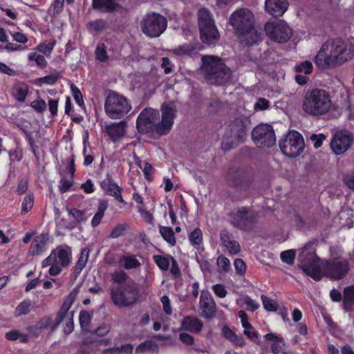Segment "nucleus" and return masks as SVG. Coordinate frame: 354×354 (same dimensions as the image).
I'll return each instance as SVG.
<instances>
[{"instance_id": "052dcab7", "label": "nucleus", "mask_w": 354, "mask_h": 354, "mask_svg": "<svg viewBox=\"0 0 354 354\" xmlns=\"http://www.w3.org/2000/svg\"><path fill=\"white\" fill-rule=\"evenodd\" d=\"M218 266L223 271H227L230 267L229 259L224 256H219L217 259Z\"/></svg>"}, {"instance_id": "774afa93", "label": "nucleus", "mask_w": 354, "mask_h": 354, "mask_svg": "<svg viewBox=\"0 0 354 354\" xmlns=\"http://www.w3.org/2000/svg\"><path fill=\"white\" fill-rule=\"evenodd\" d=\"M343 180L349 189H354V171L345 175Z\"/></svg>"}, {"instance_id": "2eb2a0df", "label": "nucleus", "mask_w": 354, "mask_h": 354, "mask_svg": "<svg viewBox=\"0 0 354 354\" xmlns=\"http://www.w3.org/2000/svg\"><path fill=\"white\" fill-rule=\"evenodd\" d=\"M265 32L270 39L278 43L286 42L292 35L290 28L282 20L266 23Z\"/></svg>"}, {"instance_id": "c756f323", "label": "nucleus", "mask_w": 354, "mask_h": 354, "mask_svg": "<svg viewBox=\"0 0 354 354\" xmlns=\"http://www.w3.org/2000/svg\"><path fill=\"white\" fill-rule=\"evenodd\" d=\"M354 305V286H348L344 290L343 306L346 311H349Z\"/></svg>"}, {"instance_id": "69168bd1", "label": "nucleus", "mask_w": 354, "mask_h": 354, "mask_svg": "<svg viewBox=\"0 0 354 354\" xmlns=\"http://www.w3.org/2000/svg\"><path fill=\"white\" fill-rule=\"evenodd\" d=\"M6 337L8 339L12 340V341L17 340L18 339H21V341L26 340L25 336L24 335L19 333L17 330H11V331L8 332L6 334Z\"/></svg>"}, {"instance_id": "b1692460", "label": "nucleus", "mask_w": 354, "mask_h": 354, "mask_svg": "<svg viewBox=\"0 0 354 354\" xmlns=\"http://www.w3.org/2000/svg\"><path fill=\"white\" fill-rule=\"evenodd\" d=\"M203 326V323L196 317L187 316L181 321V328L191 333L201 332Z\"/></svg>"}, {"instance_id": "1a4fd4ad", "label": "nucleus", "mask_w": 354, "mask_h": 354, "mask_svg": "<svg viewBox=\"0 0 354 354\" xmlns=\"http://www.w3.org/2000/svg\"><path fill=\"white\" fill-rule=\"evenodd\" d=\"M79 292L80 288L76 287L73 288L66 297L57 315L55 322L51 326L52 330H55L61 323H64V333L65 334H70L73 331L74 311L70 310V309L74 303Z\"/></svg>"}, {"instance_id": "13d9d810", "label": "nucleus", "mask_w": 354, "mask_h": 354, "mask_svg": "<svg viewBox=\"0 0 354 354\" xmlns=\"http://www.w3.org/2000/svg\"><path fill=\"white\" fill-rule=\"evenodd\" d=\"M270 102L266 98L260 97L254 104V108L256 111L266 110L269 108Z\"/></svg>"}, {"instance_id": "37998d69", "label": "nucleus", "mask_w": 354, "mask_h": 354, "mask_svg": "<svg viewBox=\"0 0 354 354\" xmlns=\"http://www.w3.org/2000/svg\"><path fill=\"white\" fill-rule=\"evenodd\" d=\"M189 240L192 245H199L203 241L202 231L199 228L194 229L189 235Z\"/></svg>"}, {"instance_id": "f8f14e48", "label": "nucleus", "mask_w": 354, "mask_h": 354, "mask_svg": "<svg viewBox=\"0 0 354 354\" xmlns=\"http://www.w3.org/2000/svg\"><path fill=\"white\" fill-rule=\"evenodd\" d=\"M198 27L201 39L207 44H214L219 39V32L211 17L210 12L205 8H201L198 12Z\"/></svg>"}, {"instance_id": "a19ab883", "label": "nucleus", "mask_w": 354, "mask_h": 354, "mask_svg": "<svg viewBox=\"0 0 354 354\" xmlns=\"http://www.w3.org/2000/svg\"><path fill=\"white\" fill-rule=\"evenodd\" d=\"M56 41L53 39L50 42H44L37 46V50L44 54L46 56L49 57L54 48Z\"/></svg>"}, {"instance_id": "f03ea898", "label": "nucleus", "mask_w": 354, "mask_h": 354, "mask_svg": "<svg viewBox=\"0 0 354 354\" xmlns=\"http://www.w3.org/2000/svg\"><path fill=\"white\" fill-rule=\"evenodd\" d=\"M162 120L159 121L158 110L147 108L139 114L136 124L140 133L156 132L159 135L167 134L171 129L176 114V109L170 104L162 105Z\"/></svg>"}, {"instance_id": "f257e3e1", "label": "nucleus", "mask_w": 354, "mask_h": 354, "mask_svg": "<svg viewBox=\"0 0 354 354\" xmlns=\"http://www.w3.org/2000/svg\"><path fill=\"white\" fill-rule=\"evenodd\" d=\"M303 272L315 281H319L323 276L332 280H339L348 274L350 265L347 259L333 258L320 263V259L313 252L306 253L304 250L299 254Z\"/></svg>"}, {"instance_id": "864d4df0", "label": "nucleus", "mask_w": 354, "mask_h": 354, "mask_svg": "<svg viewBox=\"0 0 354 354\" xmlns=\"http://www.w3.org/2000/svg\"><path fill=\"white\" fill-rule=\"evenodd\" d=\"M127 228V224H118L111 231L110 237L113 239L118 238L122 236Z\"/></svg>"}, {"instance_id": "4c0bfd02", "label": "nucleus", "mask_w": 354, "mask_h": 354, "mask_svg": "<svg viewBox=\"0 0 354 354\" xmlns=\"http://www.w3.org/2000/svg\"><path fill=\"white\" fill-rule=\"evenodd\" d=\"M160 233L162 235V238L171 245H174L176 244V239L174 236V232L171 227H160Z\"/></svg>"}, {"instance_id": "f3484780", "label": "nucleus", "mask_w": 354, "mask_h": 354, "mask_svg": "<svg viewBox=\"0 0 354 354\" xmlns=\"http://www.w3.org/2000/svg\"><path fill=\"white\" fill-rule=\"evenodd\" d=\"M250 126L251 122L249 117L243 115H238L230 122L229 125L230 137L237 142H243L248 136Z\"/></svg>"}, {"instance_id": "58836bf2", "label": "nucleus", "mask_w": 354, "mask_h": 354, "mask_svg": "<svg viewBox=\"0 0 354 354\" xmlns=\"http://www.w3.org/2000/svg\"><path fill=\"white\" fill-rule=\"evenodd\" d=\"M153 258L159 268L162 270H168L171 259H173L171 256L165 257L162 255H154Z\"/></svg>"}, {"instance_id": "680f3d73", "label": "nucleus", "mask_w": 354, "mask_h": 354, "mask_svg": "<svg viewBox=\"0 0 354 354\" xmlns=\"http://www.w3.org/2000/svg\"><path fill=\"white\" fill-rule=\"evenodd\" d=\"M160 301L163 306V310L167 315H171L172 308L171 306L170 300L168 296L164 295L161 297Z\"/></svg>"}, {"instance_id": "5fc2aeb1", "label": "nucleus", "mask_w": 354, "mask_h": 354, "mask_svg": "<svg viewBox=\"0 0 354 354\" xmlns=\"http://www.w3.org/2000/svg\"><path fill=\"white\" fill-rule=\"evenodd\" d=\"M71 89L76 103L82 106L84 104V100L80 89L73 84L71 85Z\"/></svg>"}, {"instance_id": "0e129e2a", "label": "nucleus", "mask_w": 354, "mask_h": 354, "mask_svg": "<svg viewBox=\"0 0 354 354\" xmlns=\"http://www.w3.org/2000/svg\"><path fill=\"white\" fill-rule=\"evenodd\" d=\"M234 239L232 234L227 230H222L220 232V241L221 244L224 245L226 243L230 242Z\"/></svg>"}, {"instance_id": "6ab92c4d", "label": "nucleus", "mask_w": 354, "mask_h": 354, "mask_svg": "<svg viewBox=\"0 0 354 354\" xmlns=\"http://www.w3.org/2000/svg\"><path fill=\"white\" fill-rule=\"evenodd\" d=\"M200 315L206 319L213 318L216 313V303L212 295L207 291H202L199 300Z\"/></svg>"}, {"instance_id": "bf43d9fd", "label": "nucleus", "mask_w": 354, "mask_h": 354, "mask_svg": "<svg viewBox=\"0 0 354 354\" xmlns=\"http://www.w3.org/2000/svg\"><path fill=\"white\" fill-rule=\"evenodd\" d=\"M80 324L82 327H86L91 321L90 314L86 310H82L79 316Z\"/></svg>"}, {"instance_id": "0eeeda50", "label": "nucleus", "mask_w": 354, "mask_h": 354, "mask_svg": "<svg viewBox=\"0 0 354 354\" xmlns=\"http://www.w3.org/2000/svg\"><path fill=\"white\" fill-rule=\"evenodd\" d=\"M228 221L241 230L250 231L259 221V212L251 207L241 206L233 209L228 214Z\"/></svg>"}, {"instance_id": "49530a36", "label": "nucleus", "mask_w": 354, "mask_h": 354, "mask_svg": "<svg viewBox=\"0 0 354 354\" xmlns=\"http://www.w3.org/2000/svg\"><path fill=\"white\" fill-rule=\"evenodd\" d=\"M29 61H35L37 65L41 68H45L47 66V62L43 55L31 53L28 55Z\"/></svg>"}, {"instance_id": "412c9836", "label": "nucleus", "mask_w": 354, "mask_h": 354, "mask_svg": "<svg viewBox=\"0 0 354 354\" xmlns=\"http://www.w3.org/2000/svg\"><path fill=\"white\" fill-rule=\"evenodd\" d=\"M127 126V122L124 120H122L118 122L105 125L104 129L111 140L113 142H116L124 136Z\"/></svg>"}, {"instance_id": "338daca9", "label": "nucleus", "mask_w": 354, "mask_h": 354, "mask_svg": "<svg viewBox=\"0 0 354 354\" xmlns=\"http://www.w3.org/2000/svg\"><path fill=\"white\" fill-rule=\"evenodd\" d=\"M326 138V136L324 134H313L310 136V140L314 142L313 146L315 148L317 149L320 147L322 145L323 140Z\"/></svg>"}, {"instance_id": "f704fd0d", "label": "nucleus", "mask_w": 354, "mask_h": 354, "mask_svg": "<svg viewBox=\"0 0 354 354\" xmlns=\"http://www.w3.org/2000/svg\"><path fill=\"white\" fill-rule=\"evenodd\" d=\"M158 350L157 344L151 340H146L140 343L136 348V354H141L147 351L156 352Z\"/></svg>"}, {"instance_id": "ddd939ff", "label": "nucleus", "mask_w": 354, "mask_h": 354, "mask_svg": "<svg viewBox=\"0 0 354 354\" xmlns=\"http://www.w3.org/2000/svg\"><path fill=\"white\" fill-rule=\"evenodd\" d=\"M167 26V19L155 12L145 15L140 21L142 32L150 38L159 37L166 30Z\"/></svg>"}, {"instance_id": "39448f33", "label": "nucleus", "mask_w": 354, "mask_h": 354, "mask_svg": "<svg viewBox=\"0 0 354 354\" xmlns=\"http://www.w3.org/2000/svg\"><path fill=\"white\" fill-rule=\"evenodd\" d=\"M332 100L328 91L322 88H313L305 93L302 102V111L314 117L326 115L332 109Z\"/></svg>"}, {"instance_id": "e433bc0d", "label": "nucleus", "mask_w": 354, "mask_h": 354, "mask_svg": "<svg viewBox=\"0 0 354 354\" xmlns=\"http://www.w3.org/2000/svg\"><path fill=\"white\" fill-rule=\"evenodd\" d=\"M108 207V204L106 201H101L98 205L97 212L94 215L91 225L93 227H97L101 222L102 218L104 215V212Z\"/></svg>"}, {"instance_id": "9d476101", "label": "nucleus", "mask_w": 354, "mask_h": 354, "mask_svg": "<svg viewBox=\"0 0 354 354\" xmlns=\"http://www.w3.org/2000/svg\"><path fill=\"white\" fill-rule=\"evenodd\" d=\"M140 290L137 284L127 283L119 288H112L111 298L115 306L127 308L134 306L140 299Z\"/></svg>"}, {"instance_id": "393cba45", "label": "nucleus", "mask_w": 354, "mask_h": 354, "mask_svg": "<svg viewBox=\"0 0 354 354\" xmlns=\"http://www.w3.org/2000/svg\"><path fill=\"white\" fill-rule=\"evenodd\" d=\"M92 6L94 9L106 13L113 12L121 8L115 0H93Z\"/></svg>"}, {"instance_id": "4468645a", "label": "nucleus", "mask_w": 354, "mask_h": 354, "mask_svg": "<svg viewBox=\"0 0 354 354\" xmlns=\"http://www.w3.org/2000/svg\"><path fill=\"white\" fill-rule=\"evenodd\" d=\"M279 145L281 152L290 158L298 156L305 147L302 136L297 131H289L283 139L279 140Z\"/></svg>"}, {"instance_id": "09e8293b", "label": "nucleus", "mask_w": 354, "mask_h": 354, "mask_svg": "<svg viewBox=\"0 0 354 354\" xmlns=\"http://www.w3.org/2000/svg\"><path fill=\"white\" fill-rule=\"evenodd\" d=\"M280 257L283 263L292 265L294 263L295 254L292 250H286L281 253Z\"/></svg>"}, {"instance_id": "c85d7f7f", "label": "nucleus", "mask_w": 354, "mask_h": 354, "mask_svg": "<svg viewBox=\"0 0 354 354\" xmlns=\"http://www.w3.org/2000/svg\"><path fill=\"white\" fill-rule=\"evenodd\" d=\"M86 27L88 31L91 33L97 34L106 30L108 28V24L106 20L99 19L89 21L86 24Z\"/></svg>"}, {"instance_id": "cd10ccee", "label": "nucleus", "mask_w": 354, "mask_h": 354, "mask_svg": "<svg viewBox=\"0 0 354 354\" xmlns=\"http://www.w3.org/2000/svg\"><path fill=\"white\" fill-rule=\"evenodd\" d=\"M75 171V160H74V156H71V159L70 160V165H69V172L71 175V178H73V176L74 175V173ZM73 185V180H68L65 178H62L61 180L59 181V189L60 192L64 193L69 190L70 187Z\"/></svg>"}, {"instance_id": "dca6fc26", "label": "nucleus", "mask_w": 354, "mask_h": 354, "mask_svg": "<svg viewBox=\"0 0 354 354\" xmlns=\"http://www.w3.org/2000/svg\"><path fill=\"white\" fill-rule=\"evenodd\" d=\"M252 139L259 147H271L276 142L274 131L271 125L260 124L252 131Z\"/></svg>"}, {"instance_id": "79ce46f5", "label": "nucleus", "mask_w": 354, "mask_h": 354, "mask_svg": "<svg viewBox=\"0 0 354 354\" xmlns=\"http://www.w3.org/2000/svg\"><path fill=\"white\" fill-rule=\"evenodd\" d=\"M95 54L96 59L102 62H106L109 60L106 46L104 44H100L97 46Z\"/></svg>"}, {"instance_id": "4d7b16f0", "label": "nucleus", "mask_w": 354, "mask_h": 354, "mask_svg": "<svg viewBox=\"0 0 354 354\" xmlns=\"http://www.w3.org/2000/svg\"><path fill=\"white\" fill-rule=\"evenodd\" d=\"M111 330L109 324H103L98 326L95 330L93 331V334L97 335L99 337H103L106 335Z\"/></svg>"}, {"instance_id": "a211bd4d", "label": "nucleus", "mask_w": 354, "mask_h": 354, "mask_svg": "<svg viewBox=\"0 0 354 354\" xmlns=\"http://www.w3.org/2000/svg\"><path fill=\"white\" fill-rule=\"evenodd\" d=\"M353 137L351 132L346 130L337 131L330 142V147L336 155L344 153L352 145Z\"/></svg>"}, {"instance_id": "e2e57ef3", "label": "nucleus", "mask_w": 354, "mask_h": 354, "mask_svg": "<svg viewBox=\"0 0 354 354\" xmlns=\"http://www.w3.org/2000/svg\"><path fill=\"white\" fill-rule=\"evenodd\" d=\"M212 290L215 295L220 298H223L227 295V290L223 285L216 284L212 286Z\"/></svg>"}, {"instance_id": "6e6d98bb", "label": "nucleus", "mask_w": 354, "mask_h": 354, "mask_svg": "<svg viewBox=\"0 0 354 354\" xmlns=\"http://www.w3.org/2000/svg\"><path fill=\"white\" fill-rule=\"evenodd\" d=\"M31 107L38 113H43L46 109V104L44 100H37L32 102Z\"/></svg>"}, {"instance_id": "20e7f679", "label": "nucleus", "mask_w": 354, "mask_h": 354, "mask_svg": "<svg viewBox=\"0 0 354 354\" xmlns=\"http://www.w3.org/2000/svg\"><path fill=\"white\" fill-rule=\"evenodd\" d=\"M254 15L247 8H240L233 12L229 24L236 35L245 45H253L261 40L262 32L254 26Z\"/></svg>"}, {"instance_id": "2f4dec72", "label": "nucleus", "mask_w": 354, "mask_h": 354, "mask_svg": "<svg viewBox=\"0 0 354 354\" xmlns=\"http://www.w3.org/2000/svg\"><path fill=\"white\" fill-rule=\"evenodd\" d=\"M67 211L68 215L73 219V227H75L80 223L86 221L85 210H81L77 208H71L68 209Z\"/></svg>"}, {"instance_id": "aec40b11", "label": "nucleus", "mask_w": 354, "mask_h": 354, "mask_svg": "<svg viewBox=\"0 0 354 354\" xmlns=\"http://www.w3.org/2000/svg\"><path fill=\"white\" fill-rule=\"evenodd\" d=\"M71 253L66 249L58 247L53 250L50 254L42 261L43 267H47L50 263H59L62 267H66L71 263Z\"/></svg>"}, {"instance_id": "5701e85b", "label": "nucleus", "mask_w": 354, "mask_h": 354, "mask_svg": "<svg viewBox=\"0 0 354 354\" xmlns=\"http://www.w3.org/2000/svg\"><path fill=\"white\" fill-rule=\"evenodd\" d=\"M101 187L106 194L113 196L117 201L121 203L124 202L121 195L122 189L110 178L108 177L102 180Z\"/></svg>"}, {"instance_id": "9b49d317", "label": "nucleus", "mask_w": 354, "mask_h": 354, "mask_svg": "<svg viewBox=\"0 0 354 354\" xmlns=\"http://www.w3.org/2000/svg\"><path fill=\"white\" fill-rule=\"evenodd\" d=\"M131 109V104L124 96L115 91L109 93L104 104V110L110 118L120 119Z\"/></svg>"}, {"instance_id": "a878e982", "label": "nucleus", "mask_w": 354, "mask_h": 354, "mask_svg": "<svg viewBox=\"0 0 354 354\" xmlns=\"http://www.w3.org/2000/svg\"><path fill=\"white\" fill-rule=\"evenodd\" d=\"M48 240V237L45 234H41L37 236L32 241L30 247V253L32 255H38L44 250V247Z\"/></svg>"}, {"instance_id": "ea45409f", "label": "nucleus", "mask_w": 354, "mask_h": 354, "mask_svg": "<svg viewBox=\"0 0 354 354\" xmlns=\"http://www.w3.org/2000/svg\"><path fill=\"white\" fill-rule=\"evenodd\" d=\"M85 252H86L85 249L82 250V251L80 255L79 259H78L77 262L76 263L75 266L74 267L73 270H74V273L75 275H77L81 272V271L85 267V266L87 263L88 258V252L85 253Z\"/></svg>"}, {"instance_id": "473e14b6", "label": "nucleus", "mask_w": 354, "mask_h": 354, "mask_svg": "<svg viewBox=\"0 0 354 354\" xmlns=\"http://www.w3.org/2000/svg\"><path fill=\"white\" fill-rule=\"evenodd\" d=\"M28 93V87L25 84H18L13 87L12 95L19 102H24Z\"/></svg>"}, {"instance_id": "3c124183", "label": "nucleus", "mask_w": 354, "mask_h": 354, "mask_svg": "<svg viewBox=\"0 0 354 354\" xmlns=\"http://www.w3.org/2000/svg\"><path fill=\"white\" fill-rule=\"evenodd\" d=\"M224 246L232 254H236L241 251V246L239 242L234 239L231 240L230 242L226 243Z\"/></svg>"}, {"instance_id": "72a5a7b5", "label": "nucleus", "mask_w": 354, "mask_h": 354, "mask_svg": "<svg viewBox=\"0 0 354 354\" xmlns=\"http://www.w3.org/2000/svg\"><path fill=\"white\" fill-rule=\"evenodd\" d=\"M237 303L241 307L245 306L248 310L254 311L259 308V304L248 295L240 297L237 300Z\"/></svg>"}, {"instance_id": "4be33fe9", "label": "nucleus", "mask_w": 354, "mask_h": 354, "mask_svg": "<svg viewBox=\"0 0 354 354\" xmlns=\"http://www.w3.org/2000/svg\"><path fill=\"white\" fill-rule=\"evenodd\" d=\"M266 11L274 17L281 16L288 9L287 0H266L265 3Z\"/></svg>"}, {"instance_id": "8fccbe9b", "label": "nucleus", "mask_w": 354, "mask_h": 354, "mask_svg": "<svg viewBox=\"0 0 354 354\" xmlns=\"http://www.w3.org/2000/svg\"><path fill=\"white\" fill-rule=\"evenodd\" d=\"M33 196L32 194L26 195L24 197V201L22 203L21 213L26 214L28 211H30L33 206Z\"/></svg>"}, {"instance_id": "de8ad7c7", "label": "nucleus", "mask_w": 354, "mask_h": 354, "mask_svg": "<svg viewBox=\"0 0 354 354\" xmlns=\"http://www.w3.org/2000/svg\"><path fill=\"white\" fill-rule=\"evenodd\" d=\"M62 77V74L59 72H57L53 74H50L49 75L41 77L38 79V81L43 84H46L49 85L54 84L58 79Z\"/></svg>"}, {"instance_id": "c9c22d12", "label": "nucleus", "mask_w": 354, "mask_h": 354, "mask_svg": "<svg viewBox=\"0 0 354 354\" xmlns=\"http://www.w3.org/2000/svg\"><path fill=\"white\" fill-rule=\"evenodd\" d=\"M196 49V47L192 44H184L174 48L172 53L178 56L191 55Z\"/></svg>"}, {"instance_id": "7c9ffc66", "label": "nucleus", "mask_w": 354, "mask_h": 354, "mask_svg": "<svg viewBox=\"0 0 354 354\" xmlns=\"http://www.w3.org/2000/svg\"><path fill=\"white\" fill-rule=\"evenodd\" d=\"M223 333L225 338L232 342L235 346L242 347L245 342L242 336L236 335L231 329L227 326L223 328Z\"/></svg>"}, {"instance_id": "bb28decb", "label": "nucleus", "mask_w": 354, "mask_h": 354, "mask_svg": "<svg viewBox=\"0 0 354 354\" xmlns=\"http://www.w3.org/2000/svg\"><path fill=\"white\" fill-rule=\"evenodd\" d=\"M119 266L126 270L135 269L140 266L141 263L136 259V256L131 254H126L119 259Z\"/></svg>"}, {"instance_id": "c03bdc74", "label": "nucleus", "mask_w": 354, "mask_h": 354, "mask_svg": "<svg viewBox=\"0 0 354 354\" xmlns=\"http://www.w3.org/2000/svg\"><path fill=\"white\" fill-rule=\"evenodd\" d=\"M261 299L264 308L268 311L274 312L278 308V304L277 301L268 298L266 295L261 296Z\"/></svg>"}, {"instance_id": "423d86ee", "label": "nucleus", "mask_w": 354, "mask_h": 354, "mask_svg": "<svg viewBox=\"0 0 354 354\" xmlns=\"http://www.w3.org/2000/svg\"><path fill=\"white\" fill-rule=\"evenodd\" d=\"M201 61V70L204 73L205 80L210 84H223L231 79V69L225 64L219 57L203 55Z\"/></svg>"}, {"instance_id": "603ef678", "label": "nucleus", "mask_w": 354, "mask_h": 354, "mask_svg": "<svg viewBox=\"0 0 354 354\" xmlns=\"http://www.w3.org/2000/svg\"><path fill=\"white\" fill-rule=\"evenodd\" d=\"M30 303L28 301L21 302L15 309L16 316L26 315L30 311Z\"/></svg>"}, {"instance_id": "a18cd8bd", "label": "nucleus", "mask_w": 354, "mask_h": 354, "mask_svg": "<svg viewBox=\"0 0 354 354\" xmlns=\"http://www.w3.org/2000/svg\"><path fill=\"white\" fill-rule=\"evenodd\" d=\"M313 70V64L309 61H305L295 66V71L297 73H304L306 75L310 74Z\"/></svg>"}, {"instance_id": "6e6552de", "label": "nucleus", "mask_w": 354, "mask_h": 354, "mask_svg": "<svg viewBox=\"0 0 354 354\" xmlns=\"http://www.w3.org/2000/svg\"><path fill=\"white\" fill-rule=\"evenodd\" d=\"M226 181L230 187L235 188L238 194L236 199L250 196L254 189L252 176L242 169H230L227 173Z\"/></svg>"}, {"instance_id": "7ed1b4c3", "label": "nucleus", "mask_w": 354, "mask_h": 354, "mask_svg": "<svg viewBox=\"0 0 354 354\" xmlns=\"http://www.w3.org/2000/svg\"><path fill=\"white\" fill-rule=\"evenodd\" d=\"M353 54L354 48L351 44L342 39H333L322 46L315 58V62L321 68L335 67L350 60Z\"/></svg>"}]
</instances>
